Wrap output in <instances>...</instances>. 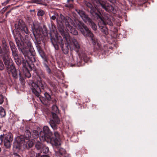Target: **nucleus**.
Masks as SVG:
<instances>
[{
	"mask_svg": "<svg viewBox=\"0 0 157 157\" xmlns=\"http://www.w3.org/2000/svg\"><path fill=\"white\" fill-rule=\"evenodd\" d=\"M52 134L48 127L46 126H44L43 128V131L40 132L39 139L41 141H45L47 142H50L52 145L56 146L60 145L61 140L59 133L57 132H55L54 136L51 137Z\"/></svg>",
	"mask_w": 157,
	"mask_h": 157,
	"instance_id": "nucleus-1",
	"label": "nucleus"
},
{
	"mask_svg": "<svg viewBox=\"0 0 157 157\" xmlns=\"http://www.w3.org/2000/svg\"><path fill=\"white\" fill-rule=\"evenodd\" d=\"M87 6L91 9V11L95 12L97 10L100 12L101 8L104 9L106 11L109 12H113L114 8L110 4L104 1L99 0L96 2V4L95 6V8L94 9L92 5L89 3L87 4Z\"/></svg>",
	"mask_w": 157,
	"mask_h": 157,
	"instance_id": "nucleus-2",
	"label": "nucleus"
},
{
	"mask_svg": "<svg viewBox=\"0 0 157 157\" xmlns=\"http://www.w3.org/2000/svg\"><path fill=\"white\" fill-rule=\"evenodd\" d=\"M52 119L50 121L49 123L52 129L55 130L57 128V125L59 124L60 122L59 118L56 113H59V110L57 107L55 105H53L52 107Z\"/></svg>",
	"mask_w": 157,
	"mask_h": 157,
	"instance_id": "nucleus-3",
	"label": "nucleus"
},
{
	"mask_svg": "<svg viewBox=\"0 0 157 157\" xmlns=\"http://www.w3.org/2000/svg\"><path fill=\"white\" fill-rule=\"evenodd\" d=\"M16 43L18 48L20 49L25 56H27L28 53V51L33 52V49L31 43L27 41L25 43L23 42H20L19 41L16 40Z\"/></svg>",
	"mask_w": 157,
	"mask_h": 157,
	"instance_id": "nucleus-4",
	"label": "nucleus"
},
{
	"mask_svg": "<svg viewBox=\"0 0 157 157\" xmlns=\"http://www.w3.org/2000/svg\"><path fill=\"white\" fill-rule=\"evenodd\" d=\"M63 39L65 40L71 50H78L80 48L79 44L75 39H72L68 33H62Z\"/></svg>",
	"mask_w": 157,
	"mask_h": 157,
	"instance_id": "nucleus-5",
	"label": "nucleus"
},
{
	"mask_svg": "<svg viewBox=\"0 0 157 157\" xmlns=\"http://www.w3.org/2000/svg\"><path fill=\"white\" fill-rule=\"evenodd\" d=\"M45 86L44 82L40 78L38 80L36 83L33 82L32 83L31 89L33 93L37 97H38L41 92L40 88L44 89Z\"/></svg>",
	"mask_w": 157,
	"mask_h": 157,
	"instance_id": "nucleus-6",
	"label": "nucleus"
},
{
	"mask_svg": "<svg viewBox=\"0 0 157 157\" xmlns=\"http://www.w3.org/2000/svg\"><path fill=\"white\" fill-rule=\"evenodd\" d=\"M78 24H78L79 25L80 30L84 36L90 37L93 44H95L97 41V40L94 37L93 34L91 33L90 31L84 25L79 22H78Z\"/></svg>",
	"mask_w": 157,
	"mask_h": 157,
	"instance_id": "nucleus-7",
	"label": "nucleus"
},
{
	"mask_svg": "<svg viewBox=\"0 0 157 157\" xmlns=\"http://www.w3.org/2000/svg\"><path fill=\"white\" fill-rule=\"evenodd\" d=\"M71 23H67L66 28L67 30L70 32L71 33L75 35H76L78 34V33L77 31L75 29L77 27L80 30L78 24V22H79L83 24H84L82 22L79 21L78 20H75L74 22L72 20H71Z\"/></svg>",
	"mask_w": 157,
	"mask_h": 157,
	"instance_id": "nucleus-8",
	"label": "nucleus"
},
{
	"mask_svg": "<svg viewBox=\"0 0 157 157\" xmlns=\"http://www.w3.org/2000/svg\"><path fill=\"white\" fill-rule=\"evenodd\" d=\"M77 12L82 17L83 21L85 23L89 24L93 30H96L97 29L96 25L92 21V20L89 18L84 12L79 10H76Z\"/></svg>",
	"mask_w": 157,
	"mask_h": 157,
	"instance_id": "nucleus-9",
	"label": "nucleus"
},
{
	"mask_svg": "<svg viewBox=\"0 0 157 157\" xmlns=\"http://www.w3.org/2000/svg\"><path fill=\"white\" fill-rule=\"evenodd\" d=\"M72 20L71 18L68 17H65L62 14H60L59 15H58V16L57 18V22L58 24H61L63 25L64 24L66 26L67 23H71V20Z\"/></svg>",
	"mask_w": 157,
	"mask_h": 157,
	"instance_id": "nucleus-10",
	"label": "nucleus"
},
{
	"mask_svg": "<svg viewBox=\"0 0 157 157\" xmlns=\"http://www.w3.org/2000/svg\"><path fill=\"white\" fill-rule=\"evenodd\" d=\"M16 28L19 30V31L21 32L23 34H28L29 31L23 22L21 23L20 22H18V24H16L15 25Z\"/></svg>",
	"mask_w": 157,
	"mask_h": 157,
	"instance_id": "nucleus-11",
	"label": "nucleus"
},
{
	"mask_svg": "<svg viewBox=\"0 0 157 157\" xmlns=\"http://www.w3.org/2000/svg\"><path fill=\"white\" fill-rule=\"evenodd\" d=\"M25 143V139L23 136H21L17 137L15 142L14 143V145L16 146L17 148L19 149L21 146L24 147Z\"/></svg>",
	"mask_w": 157,
	"mask_h": 157,
	"instance_id": "nucleus-12",
	"label": "nucleus"
},
{
	"mask_svg": "<svg viewBox=\"0 0 157 157\" xmlns=\"http://www.w3.org/2000/svg\"><path fill=\"white\" fill-rule=\"evenodd\" d=\"M13 140V136L11 133H6L5 135L4 141V145L6 148L10 147V143Z\"/></svg>",
	"mask_w": 157,
	"mask_h": 157,
	"instance_id": "nucleus-13",
	"label": "nucleus"
},
{
	"mask_svg": "<svg viewBox=\"0 0 157 157\" xmlns=\"http://www.w3.org/2000/svg\"><path fill=\"white\" fill-rule=\"evenodd\" d=\"M100 18L101 21L100 22H101V24L103 25H105L107 24L110 26L113 25V23L109 18L108 16H105L103 18L100 17Z\"/></svg>",
	"mask_w": 157,
	"mask_h": 157,
	"instance_id": "nucleus-14",
	"label": "nucleus"
},
{
	"mask_svg": "<svg viewBox=\"0 0 157 157\" xmlns=\"http://www.w3.org/2000/svg\"><path fill=\"white\" fill-rule=\"evenodd\" d=\"M25 140V144L24 147H32L34 144L36 143V140H34L29 139H26Z\"/></svg>",
	"mask_w": 157,
	"mask_h": 157,
	"instance_id": "nucleus-15",
	"label": "nucleus"
},
{
	"mask_svg": "<svg viewBox=\"0 0 157 157\" xmlns=\"http://www.w3.org/2000/svg\"><path fill=\"white\" fill-rule=\"evenodd\" d=\"M10 70L12 76L15 78H17V71L16 70L14 66L11 65L10 67Z\"/></svg>",
	"mask_w": 157,
	"mask_h": 157,
	"instance_id": "nucleus-16",
	"label": "nucleus"
},
{
	"mask_svg": "<svg viewBox=\"0 0 157 157\" xmlns=\"http://www.w3.org/2000/svg\"><path fill=\"white\" fill-rule=\"evenodd\" d=\"M98 25L100 28L101 31L104 34L107 35L108 34L107 29L105 27V25H103L101 24V22H99Z\"/></svg>",
	"mask_w": 157,
	"mask_h": 157,
	"instance_id": "nucleus-17",
	"label": "nucleus"
},
{
	"mask_svg": "<svg viewBox=\"0 0 157 157\" xmlns=\"http://www.w3.org/2000/svg\"><path fill=\"white\" fill-rule=\"evenodd\" d=\"M35 31H33V33L35 38L36 39L40 34V29L39 28L35 29Z\"/></svg>",
	"mask_w": 157,
	"mask_h": 157,
	"instance_id": "nucleus-18",
	"label": "nucleus"
},
{
	"mask_svg": "<svg viewBox=\"0 0 157 157\" xmlns=\"http://www.w3.org/2000/svg\"><path fill=\"white\" fill-rule=\"evenodd\" d=\"M4 63L6 65H9V63L12 60L8 58V56H4L3 58Z\"/></svg>",
	"mask_w": 157,
	"mask_h": 157,
	"instance_id": "nucleus-19",
	"label": "nucleus"
},
{
	"mask_svg": "<svg viewBox=\"0 0 157 157\" xmlns=\"http://www.w3.org/2000/svg\"><path fill=\"white\" fill-rule=\"evenodd\" d=\"M2 43L3 48L6 50V52L7 53L9 51V48L7 46V44L6 41L5 40H3L2 41Z\"/></svg>",
	"mask_w": 157,
	"mask_h": 157,
	"instance_id": "nucleus-20",
	"label": "nucleus"
},
{
	"mask_svg": "<svg viewBox=\"0 0 157 157\" xmlns=\"http://www.w3.org/2000/svg\"><path fill=\"white\" fill-rule=\"evenodd\" d=\"M32 136L33 137L34 140H36L38 139L39 137V133L38 132L35 130H33L32 133Z\"/></svg>",
	"mask_w": 157,
	"mask_h": 157,
	"instance_id": "nucleus-21",
	"label": "nucleus"
},
{
	"mask_svg": "<svg viewBox=\"0 0 157 157\" xmlns=\"http://www.w3.org/2000/svg\"><path fill=\"white\" fill-rule=\"evenodd\" d=\"M9 44L12 52L13 51L14 52L15 51H17L15 44L13 42L11 41L10 42Z\"/></svg>",
	"mask_w": 157,
	"mask_h": 157,
	"instance_id": "nucleus-22",
	"label": "nucleus"
},
{
	"mask_svg": "<svg viewBox=\"0 0 157 157\" xmlns=\"http://www.w3.org/2000/svg\"><path fill=\"white\" fill-rule=\"evenodd\" d=\"M36 147L38 149H39L41 148H42L43 145L41 144L39 141L38 140H36Z\"/></svg>",
	"mask_w": 157,
	"mask_h": 157,
	"instance_id": "nucleus-23",
	"label": "nucleus"
},
{
	"mask_svg": "<svg viewBox=\"0 0 157 157\" xmlns=\"http://www.w3.org/2000/svg\"><path fill=\"white\" fill-rule=\"evenodd\" d=\"M67 2L68 3L65 5V6L70 8L72 7L73 0H67Z\"/></svg>",
	"mask_w": 157,
	"mask_h": 157,
	"instance_id": "nucleus-24",
	"label": "nucleus"
},
{
	"mask_svg": "<svg viewBox=\"0 0 157 157\" xmlns=\"http://www.w3.org/2000/svg\"><path fill=\"white\" fill-rule=\"evenodd\" d=\"M0 115L1 117H4L6 115V112L2 107H0Z\"/></svg>",
	"mask_w": 157,
	"mask_h": 157,
	"instance_id": "nucleus-25",
	"label": "nucleus"
},
{
	"mask_svg": "<svg viewBox=\"0 0 157 157\" xmlns=\"http://www.w3.org/2000/svg\"><path fill=\"white\" fill-rule=\"evenodd\" d=\"M25 139H29L31 137V134L30 132V131L28 130H26L25 131Z\"/></svg>",
	"mask_w": 157,
	"mask_h": 157,
	"instance_id": "nucleus-26",
	"label": "nucleus"
},
{
	"mask_svg": "<svg viewBox=\"0 0 157 157\" xmlns=\"http://www.w3.org/2000/svg\"><path fill=\"white\" fill-rule=\"evenodd\" d=\"M42 149H43V152L45 153H48L49 151L48 147L46 146H43Z\"/></svg>",
	"mask_w": 157,
	"mask_h": 157,
	"instance_id": "nucleus-27",
	"label": "nucleus"
},
{
	"mask_svg": "<svg viewBox=\"0 0 157 157\" xmlns=\"http://www.w3.org/2000/svg\"><path fill=\"white\" fill-rule=\"evenodd\" d=\"M4 68L5 67L3 62L0 60V70H3Z\"/></svg>",
	"mask_w": 157,
	"mask_h": 157,
	"instance_id": "nucleus-28",
	"label": "nucleus"
},
{
	"mask_svg": "<svg viewBox=\"0 0 157 157\" xmlns=\"http://www.w3.org/2000/svg\"><path fill=\"white\" fill-rule=\"evenodd\" d=\"M44 12L42 10H40L38 11L37 14L38 16H42L44 15Z\"/></svg>",
	"mask_w": 157,
	"mask_h": 157,
	"instance_id": "nucleus-29",
	"label": "nucleus"
},
{
	"mask_svg": "<svg viewBox=\"0 0 157 157\" xmlns=\"http://www.w3.org/2000/svg\"><path fill=\"white\" fill-rule=\"evenodd\" d=\"M61 43L62 45V51H63V52L64 53L66 54H67L68 52V47H67L66 48V49L65 50H64V49H63V47L62 46L63 45V44H62V41H61Z\"/></svg>",
	"mask_w": 157,
	"mask_h": 157,
	"instance_id": "nucleus-30",
	"label": "nucleus"
},
{
	"mask_svg": "<svg viewBox=\"0 0 157 157\" xmlns=\"http://www.w3.org/2000/svg\"><path fill=\"white\" fill-rule=\"evenodd\" d=\"M44 0H34L35 3L39 4H42L44 2Z\"/></svg>",
	"mask_w": 157,
	"mask_h": 157,
	"instance_id": "nucleus-31",
	"label": "nucleus"
},
{
	"mask_svg": "<svg viewBox=\"0 0 157 157\" xmlns=\"http://www.w3.org/2000/svg\"><path fill=\"white\" fill-rule=\"evenodd\" d=\"M58 14L57 13H55L54 15L52 16H51L50 15L51 19L53 20H55V19H56L57 20V18L58 16Z\"/></svg>",
	"mask_w": 157,
	"mask_h": 157,
	"instance_id": "nucleus-32",
	"label": "nucleus"
},
{
	"mask_svg": "<svg viewBox=\"0 0 157 157\" xmlns=\"http://www.w3.org/2000/svg\"><path fill=\"white\" fill-rule=\"evenodd\" d=\"M44 96L46 98V99L48 100H50L51 99L50 96L47 93H45L44 94Z\"/></svg>",
	"mask_w": 157,
	"mask_h": 157,
	"instance_id": "nucleus-33",
	"label": "nucleus"
},
{
	"mask_svg": "<svg viewBox=\"0 0 157 157\" xmlns=\"http://www.w3.org/2000/svg\"><path fill=\"white\" fill-rule=\"evenodd\" d=\"M39 52L41 57L43 58H44V54L43 51L42 50L40 49Z\"/></svg>",
	"mask_w": 157,
	"mask_h": 157,
	"instance_id": "nucleus-34",
	"label": "nucleus"
},
{
	"mask_svg": "<svg viewBox=\"0 0 157 157\" xmlns=\"http://www.w3.org/2000/svg\"><path fill=\"white\" fill-rule=\"evenodd\" d=\"M17 51H15L14 52L13 51L12 52L13 56L15 59L17 57Z\"/></svg>",
	"mask_w": 157,
	"mask_h": 157,
	"instance_id": "nucleus-35",
	"label": "nucleus"
},
{
	"mask_svg": "<svg viewBox=\"0 0 157 157\" xmlns=\"http://www.w3.org/2000/svg\"><path fill=\"white\" fill-rule=\"evenodd\" d=\"M3 97L2 95H0V104H2L3 102Z\"/></svg>",
	"mask_w": 157,
	"mask_h": 157,
	"instance_id": "nucleus-36",
	"label": "nucleus"
},
{
	"mask_svg": "<svg viewBox=\"0 0 157 157\" xmlns=\"http://www.w3.org/2000/svg\"><path fill=\"white\" fill-rule=\"evenodd\" d=\"M11 157H21L20 156L16 153H13L11 155Z\"/></svg>",
	"mask_w": 157,
	"mask_h": 157,
	"instance_id": "nucleus-37",
	"label": "nucleus"
},
{
	"mask_svg": "<svg viewBox=\"0 0 157 157\" xmlns=\"http://www.w3.org/2000/svg\"><path fill=\"white\" fill-rule=\"evenodd\" d=\"M46 70L48 73H50L51 71V70L47 66H46Z\"/></svg>",
	"mask_w": 157,
	"mask_h": 157,
	"instance_id": "nucleus-38",
	"label": "nucleus"
},
{
	"mask_svg": "<svg viewBox=\"0 0 157 157\" xmlns=\"http://www.w3.org/2000/svg\"><path fill=\"white\" fill-rule=\"evenodd\" d=\"M9 2L10 1L9 0H7L5 2L3 3H2V4L3 5H6L9 3Z\"/></svg>",
	"mask_w": 157,
	"mask_h": 157,
	"instance_id": "nucleus-39",
	"label": "nucleus"
},
{
	"mask_svg": "<svg viewBox=\"0 0 157 157\" xmlns=\"http://www.w3.org/2000/svg\"><path fill=\"white\" fill-rule=\"evenodd\" d=\"M26 76L29 78L30 77L31 75L29 72H28L26 74Z\"/></svg>",
	"mask_w": 157,
	"mask_h": 157,
	"instance_id": "nucleus-40",
	"label": "nucleus"
},
{
	"mask_svg": "<svg viewBox=\"0 0 157 157\" xmlns=\"http://www.w3.org/2000/svg\"><path fill=\"white\" fill-rule=\"evenodd\" d=\"M42 156L40 155V154L38 153H37L36 154V157H41Z\"/></svg>",
	"mask_w": 157,
	"mask_h": 157,
	"instance_id": "nucleus-41",
	"label": "nucleus"
},
{
	"mask_svg": "<svg viewBox=\"0 0 157 157\" xmlns=\"http://www.w3.org/2000/svg\"><path fill=\"white\" fill-rule=\"evenodd\" d=\"M41 157H50L48 155H43Z\"/></svg>",
	"mask_w": 157,
	"mask_h": 157,
	"instance_id": "nucleus-42",
	"label": "nucleus"
},
{
	"mask_svg": "<svg viewBox=\"0 0 157 157\" xmlns=\"http://www.w3.org/2000/svg\"><path fill=\"white\" fill-rule=\"evenodd\" d=\"M18 63H17L18 64L20 63V62H19L18 61Z\"/></svg>",
	"mask_w": 157,
	"mask_h": 157,
	"instance_id": "nucleus-43",
	"label": "nucleus"
},
{
	"mask_svg": "<svg viewBox=\"0 0 157 157\" xmlns=\"http://www.w3.org/2000/svg\"><path fill=\"white\" fill-rule=\"evenodd\" d=\"M1 151V147H0V152Z\"/></svg>",
	"mask_w": 157,
	"mask_h": 157,
	"instance_id": "nucleus-44",
	"label": "nucleus"
},
{
	"mask_svg": "<svg viewBox=\"0 0 157 157\" xmlns=\"http://www.w3.org/2000/svg\"><path fill=\"white\" fill-rule=\"evenodd\" d=\"M61 150H63V149H61Z\"/></svg>",
	"mask_w": 157,
	"mask_h": 157,
	"instance_id": "nucleus-45",
	"label": "nucleus"
},
{
	"mask_svg": "<svg viewBox=\"0 0 157 157\" xmlns=\"http://www.w3.org/2000/svg\"><path fill=\"white\" fill-rule=\"evenodd\" d=\"M61 155H63V153H61Z\"/></svg>",
	"mask_w": 157,
	"mask_h": 157,
	"instance_id": "nucleus-46",
	"label": "nucleus"
}]
</instances>
